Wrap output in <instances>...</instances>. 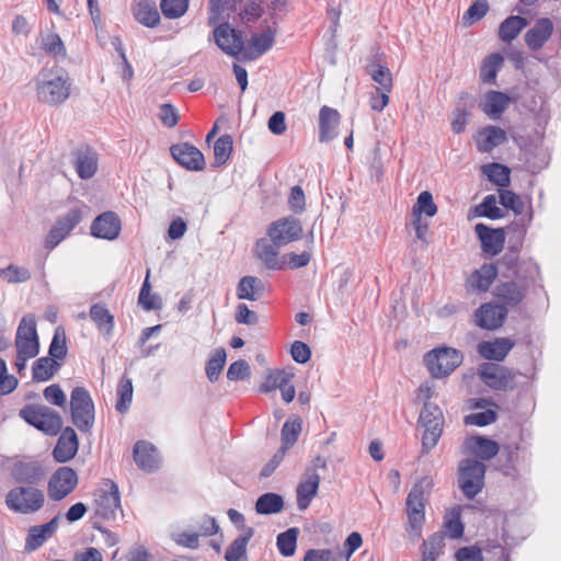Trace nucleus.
<instances>
[{"label":"nucleus","instance_id":"2f4dec72","mask_svg":"<svg viewBox=\"0 0 561 561\" xmlns=\"http://www.w3.org/2000/svg\"><path fill=\"white\" fill-rule=\"evenodd\" d=\"M465 447L470 454L483 460L492 459L500 449L496 442L482 436H472L468 438L465 443Z\"/></svg>","mask_w":561,"mask_h":561},{"label":"nucleus","instance_id":"423d86ee","mask_svg":"<svg viewBox=\"0 0 561 561\" xmlns=\"http://www.w3.org/2000/svg\"><path fill=\"white\" fill-rule=\"evenodd\" d=\"M71 419L81 432H89L94 423V404L90 393L82 387H77L70 398Z\"/></svg>","mask_w":561,"mask_h":561},{"label":"nucleus","instance_id":"dca6fc26","mask_svg":"<svg viewBox=\"0 0 561 561\" xmlns=\"http://www.w3.org/2000/svg\"><path fill=\"white\" fill-rule=\"evenodd\" d=\"M170 151L175 161L187 170L202 171L205 168L204 154L193 145H173Z\"/></svg>","mask_w":561,"mask_h":561},{"label":"nucleus","instance_id":"338daca9","mask_svg":"<svg viewBox=\"0 0 561 561\" xmlns=\"http://www.w3.org/2000/svg\"><path fill=\"white\" fill-rule=\"evenodd\" d=\"M496 420V413L492 410H486L483 412L472 413L465 417V423L467 425H477V426H485L489 425Z\"/></svg>","mask_w":561,"mask_h":561},{"label":"nucleus","instance_id":"c9c22d12","mask_svg":"<svg viewBox=\"0 0 561 561\" xmlns=\"http://www.w3.org/2000/svg\"><path fill=\"white\" fill-rule=\"evenodd\" d=\"M43 477L44 471L38 462H21L13 469V478L19 483L36 484Z\"/></svg>","mask_w":561,"mask_h":561},{"label":"nucleus","instance_id":"6ab92c4d","mask_svg":"<svg viewBox=\"0 0 561 561\" xmlns=\"http://www.w3.org/2000/svg\"><path fill=\"white\" fill-rule=\"evenodd\" d=\"M500 271V265L483 264L480 268L473 271L467 278L466 287L471 293H485L495 280Z\"/></svg>","mask_w":561,"mask_h":561},{"label":"nucleus","instance_id":"4468645a","mask_svg":"<svg viewBox=\"0 0 561 561\" xmlns=\"http://www.w3.org/2000/svg\"><path fill=\"white\" fill-rule=\"evenodd\" d=\"M301 224L294 217L278 219L268 228L271 241L277 247H283L298 240L301 237Z\"/></svg>","mask_w":561,"mask_h":561},{"label":"nucleus","instance_id":"4d7b16f0","mask_svg":"<svg viewBox=\"0 0 561 561\" xmlns=\"http://www.w3.org/2000/svg\"><path fill=\"white\" fill-rule=\"evenodd\" d=\"M118 401L116 403V410L121 413L127 411L133 400V383L131 379L123 377L119 381L118 389Z\"/></svg>","mask_w":561,"mask_h":561},{"label":"nucleus","instance_id":"e2e57ef3","mask_svg":"<svg viewBox=\"0 0 561 561\" xmlns=\"http://www.w3.org/2000/svg\"><path fill=\"white\" fill-rule=\"evenodd\" d=\"M66 354L67 346L65 332L60 329H57L49 345V357L57 360L62 359Z\"/></svg>","mask_w":561,"mask_h":561},{"label":"nucleus","instance_id":"c03bdc74","mask_svg":"<svg viewBox=\"0 0 561 561\" xmlns=\"http://www.w3.org/2000/svg\"><path fill=\"white\" fill-rule=\"evenodd\" d=\"M367 73L371 79L379 84L382 91L391 92L392 90V76L388 67L379 62H371L366 67Z\"/></svg>","mask_w":561,"mask_h":561},{"label":"nucleus","instance_id":"20e7f679","mask_svg":"<svg viewBox=\"0 0 561 561\" xmlns=\"http://www.w3.org/2000/svg\"><path fill=\"white\" fill-rule=\"evenodd\" d=\"M433 486V479L423 477L413 485L408 494L405 502L407 515L412 529L421 528L425 520V505Z\"/></svg>","mask_w":561,"mask_h":561},{"label":"nucleus","instance_id":"5fc2aeb1","mask_svg":"<svg viewBox=\"0 0 561 561\" xmlns=\"http://www.w3.org/2000/svg\"><path fill=\"white\" fill-rule=\"evenodd\" d=\"M226 363V351L224 348H218L215 351L214 355L209 358L206 365V375L210 382H215L218 380L220 373Z\"/></svg>","mask_w":561,"mask_h":561},{"label":"nucleus","instance_id":"f257e3e1","mask_svg":"<svg viewBox=\"0 0 561 561\" xmlns=\"http://www.w3.org/2000/svg\"><path fill=\"white\" fill-rule=\"evenodd\" d=\"M499 265L502 275L513 279L500 283L494 289V296L504 305L515 307L526 297L530 282L515 255H504Z\"/></svg>","mask_w":561,"mask_h":561},{"label":"nucleus","instance_id":"864d4df0","mask_svg":"<svg viewBox=\"0 0 561 561\" xmlns=\"http://www.w3.org/2000/svg\"><path fill=\"white\" fill-rule=\"evenodd\" d=\"M301 432V420L296 416L287 420L282 428V442L284 449L291 447L298 439Z\"/></svg>","mask_w":561,"mask_h":561},{"label":"nucleus","instance_id":"1a4fd4ad","mask_svg":"<svg viewBox=\"0 0 561 561\" xmlns=\"http://www.w3.org/2000/svg\"><path fill=\"white\" fill-rule=\"evenodd\" d=\"M95 515L103 519H113L121 510L118 485L112 480H105L102 488L94 493Z\"/></svg>","mask_w":561,"mask_h":561},{"label":"nucleus","instance_id":"a211bd4d","mask_svg":"<svg viewBox=\"0 0 561 561\" xmlns=\"http://www.w3.org/2000/svg\"><path fill=\"white\" fill-rule=\"evenodd\" d=\"M321 478L314 469H307L302 479L297 485V506L299 511H305L309 507L311 501L318 494Z\"/></svg>","mask_w":561,"mask_h":561},{"label":"nucleus","instance_id":"e433bc0d","mask_svg":"<svg viewBox=\"0 0 561 561\" xmlns=\"http://www.w3.org/2000/svg\"><path fill=\"white\" fill-rule=\"evenodd\" d=\"M273 242H268L265 239H261L256 242L255 253L257 259L268 270H282L283 264L278 261V249Z\"/></svg>","mask_w":561,"mask_h":561},{"label":"nucleus","instance_id":"f03ea898","mask_svg":"<svg viewBox=\"0 0 561 561\" xmlns=\"http://www.w3.org/2000/svg\"><path fill=\"white\" fill-rule=\"evenodd\" d=\"M45 504L44 491L33 485L12 488L5 496L7 507L18 514L30 515L37 513Z\"/></svg>","mask_w":561,"mask_h":561},{"label":"nucleus","instance_id":"0e129e2a","mask_svg":"<svg viewBox=\"0 0 561 561\" xmlns=\"http://www.w3.org/2000/svg\"><path fill=\"white\" fill-rule=\"evenodd\" d=\"M251 369L244 359H239L232 363L227 371V378L231 381L242 380L249 378Z\"/></svg>","mask_w":561,"mask_h":561},{"label":"nucleus","instance_id":"69168bd1","mask_svg":"<svg viewBox=\"0 0 561 561\" xmlns=\"http://www.w3.org/2000/svg\"><path fill=\"white\" fill-rule=\"evenodd\" d=\"M489 10L488 0H477L467 10L463 20L466 23L472 24L482 19Z\"/></svg>","mask_w":561,"mask_h":561},{"label":"nucleus","instance_id":"0eeeda50","mask_svg":"<svg viewBox=\"0 0 561 561\" xmlns=\"http://www.w3.org/2000/svg\"><path fill=\"white\" fill-rule=\"evenodd\" d=\"M485 465L477 459H465L459 465V486L467 499H473L484 485Z\"/></svg>","mask_w":561,"mask_h":561},{"label":"nucleus","instance_id":"ea45409f","mask_svg":"<svg viewBox=\"0 0 561 561\" xmlns=\"http://www.w3.org/2000/svg\"><path fill=\"white\" fill-rule=\"evenodd\" d=\"M284 508V500L276 493H264L255 502V511L260 515H271L282 512Z\"/></svg>","mask_w":561,"mask_h":561},{"label":"nucleus","instance_id":"473e14b6","mask_svg":"<svg viewBox=\"0 0 561 561\" xmlns=\"http://www.w3.org/2000/svg\"><path fill=\"white\" fill-rule=\"evenodd\" d=\"M264 283L255 276H243L237 285V297L241 300L256 301L264 294Z\"/></svg>","mask_w":561,"mask_h":561},{"label":"nucleus","instance_id":"6e6d98bb","mask_svg":"<svg viewBox=\"0 0 561 561\" xmlns=\"http://www.w3.org/2000/svg\"><path fill=\"white\" fill-rule=\"evenodd\" d=\"M293 375L284 370H272L266 376L264 382L260 386V391L263 393L271 392L279 389L286 381H290Z\"/></svg>","mask_w":561,"mask_h":561},{"label":"nucleus","instance_id":"13d9d810","mask_svg":"<svg viewBox=\"0 0 561 561\" xmlns=\"http://www.w3.org/2000/svg\"><path fill=\"white\" fill-rule=\"evenodd\" d=\"M444 547V536L439 533L433 534L423 542V556L425 559L435 561Z\"/></svg>","mask_w":561,"mask_h":561},{"label":"nucleus","instance_id":"7c9ffc66","mask_svg":"<svg viewBox=\"0 0 561 561\" xmlns=\"http://www.w3.org/2000/svg\"><path fill=\"white\" fill-rule=\"evenodd\" d=\"M507 139L504 129L497 126H486L479 131L477 148L480 152H491Z\"/></svg>","mask_w":561,"mask_h":561},{"label":"nucleus","instance_id":"9d476101","mask_svg":"<svg viewBox=\"0 0 561 561\" xmlns=\"http://www.w3.org/2000/svg\"><path fill=\"white\" fill-rule=\"evenodd\" d=\"M70 95V83L67 79L55 76L43 77L37 82V96L43 103L57 105L64 103Z\"/></svg>","mask_w":561,"mask_h":561},{"label":"nucleus","instance_id":"680f3d73","mask_svg":"<svg viewBox=\"0 0 561 561\" xmlns=\"http://www.w3.org/2000/svg\"><path fill=\"white\" fill-rule=\"evenodd\" d=\"M0 277L8 283H24L31 278V273L25 267L10 264L4 268H0Z\"/></svg>","mask_w":561,"mask_h":561},{"label":"nucleus","instance_id":"f8f14e48","mask_svg":"<svg viewBox=\"0 0 561 561\" xmlns=\"http://www.w3.org/2000/svg\"><path fill=\"white\" fill-rule=\"evenodd\" d=\"M78 481V474L72 468H58L48 481L47 493L49 499L61 501L77 488Z\"/></svg>","mask_w":561,"mask_h":561},{"label":"nucleus","instance_id":"052dcab7","mask_svg":"<svg viewBox=\"0 0 561 561\" xmlns=\"http://www.w3.org/2000/svg\"><path fill=\"white\" fill-rule=\"evenodd\" d=\"M500 203L505 208L512 209L516 215H522L525 210V203L519 195L512 191L500 190Z\"/></svg>","mask_w":561,"mask_h":561},{"label":"nucleus","instance_id":"8fccbe9b","mask_svg":"<svg viewBox=\"0 0 561 561\" xmlns=\"http://www.w3.org/2000/svg\"><path fill=\"white\" fill-rule=\"evenodd\" d=\"M233 149L232 137L228 134L220 136L214 145L215 164L217 167L225 164L231 156Z\"/></svg>","mask_w":561,"mask_h":561},{"label":"nucleus","instance_id":"7ed1b4c3","mask_svg":"<svg viewBox=\"0 0 561 561\" xmlns=\"http://www.w3.org/2000/svg\"><path fill=\"white\" fill-rule=\"evenodd\" d=\"M19 416L48 436L57 435L62 428L59 413L44 404H27L20 410Z\"/></svg>","mask_w":561,"mask_h":561},{"label":"nucleus","instance_id":"37998d69","mask_svg":"<svg viewBox=\"0 0 561 561\" xmlns=\"http://www.w3.org/2000/svg\"><path fill=\"white\" fill-rule=\"evenodd\" d=\"M90 317L98 325L99 330L106 335H110L114 327V317L110 313L108 309L100 304H95L90 309Z\"/></svg>","mask_w":561,"mask_h":561},{"label":"nucleus","instance_id":"49530a36","mask_svg":"<svg viewBox=\"0 0 561 561\" xmlns=\"http://www.w3.org/2000/svg\"><path fill=\"white\" fill-rule=\"evenodd\" d=\"M150 271H147V276L141 286L138 304L147 311L158 310L162 308V300L159 295L151 293V286L149 283Z\"/></svg>","mask_w":561,"mask_h":561},{"label":"nucleus","instance_id":"f3484780","mask_svg":"<svg viewBox=\"0 0 561 561\" xmlns=\"http://www.w3.org/2000/svg\"><path fill=\"white\" fill-rule=\"evenodd\" d=\"M215 42L218 47L230 56H238L243 50V39L228 23H222L214 31Z\"/></svg>","mask_w":561,"mask_h":561},{"label":"nucleus","instance_id":"4be33fe9","mask_svg":"<svg viewBox=\"0 0 561 561\" xmlns=\"http://www.w3.org/2000/svg\"><path fill=\"white\" fill-rule=\"evenodd\" d=\"M507 310L495 304H484L476 311V323L482 329L495 330L502 327Z\"/></svg>","mask_w":561,"mask_h":561},{"label":"nucleus","instance_id":"b1692460","mask_svg":"<svg viewBox=\"0 0 561 561\" xmlns=\"http://www.w3.org/2000/svg\"><path fill=\"white\" fill-rule=\"evenodd\" d=\"M553 23L548 18H541L529 28L524 36L526 45L530 50H539L551 37Z\"/></svg>","mask_w":561,"mask_h":561},{"label":"nucleus","instance_id":"5701e85b","mask_svg":"<svg viewBox=\"0 0 561 561\" xmlns=\"http://www.w3.org/2000/svg\"><path fill=\"white\" fill-rule=\"evenodd\" d=\"M79 440L73 428L66 427L53 450L54 459L57 462H67L71 460L78 451Z\"/></svg>","mask_w":561,"mask_h":561},{"label":"nucleus","instance_id":"a878e982","mask_svg":"<svg viewBox=\"0 0 561 561\" xmlns=\"http://www.w3.org/2000/svg\"><path fill=\"white\" fill-rule=\"evenodd\" d=\"M474 231L479 237L482 249L485 253L496 255L502 251L504 244V234L502 230H494L484 224H477Z\"/></svg>","mask_w":561,"mask_h":561},{"label":"nucleus","instance_id":"58836bf2","mask_svg":"<svg viewBox=\"0 0 561 561\" xmlns=\"http://www.w3.org/2000/svg\"><path fill=\"white\" fill-rule=\"evenodd\" d=\"M528 25L527 19L519 15H512L505 19L499 28V36L505 43H511Z\"/></svg>","mask_w":561,"mask_h":561},{"label":"nucleus","instance_id":"aec40b11","mask_svg":"<svg viewBox=\"0 0 561 561\" xmlns=\"http://www.w3.org/2000/svg\"><path fill=\"white\" fill-rule=\"evenodd\" d=\"M59 526V516H55L48 523L32 526L25 538L24 550L33 552L42 547L47 539L54 536Z\"/></svg>","mask_w":561,"mask_h":561},{"label":"nucleus","instance_id":"bf43d9fd","mask_svg":"<svg viewBox=\"0 0 561 561\" xmlns=\"http://www.w3.org/2000/svg\"><path fill=\"white\" fill-rule=\"evenodd\" d=\"M188 7V0H161L160 8L163 15L168 19H178L182 16Z\"/></svg>","mask_w":561,"mask_h":561},{"label":"nucleus","instance_id":"bb28decb","mask_svg":"<svg viewBox=\"0 0 561 561\" xmlns=\"http://www.w3.org/2000/svg\"><path fill=\"white\" fill-rule=\"evenodd\" d=\"M513 346L514 342L511 339L500 337L491 342H481L478 345V352L485 359L501 362L506 357Z\"/></svg>","mask_w":561,"mask_h":561},{"label":"nucleus","instance_id":"de8ad7c7","mask_svg":"<svg viewBox=\"0 0 561 561\" xmlns=\"http://www.w3.org/2000/svg\"><path fill=\"white\" fill-rule=\"evenodd\" d=\"M482 172L492 183L500 187L508 186L511 171L500 163H490L482 167Z\"/></svg>","mask_w":561,"mask_h":561},{"label":"nucleus","instance_id":"9b49d317","mask_svg":"<svg viewBox=\"0 0 561 561\" xmlns=\"http://www.w3.org/2000/svg\"><path fill=\"white\" fill-rule=\"evenodd\" d=\"M15 347L16 352L26 353L28 356H37L39 352L36 320L31 313L25 314L20 321L15 335Z\"/></svg>","mask_w":561,"mask_h":561},{"label":"nucleus","instance_id":"72a5a7b5","mask_svg":"<svg viewBox=\"0 0 561 561\" xmlns=\"http://www.w3.org/2000/svg\"><path fill=\"white\" fill-rule=\"evenodd\" d=\"M75 168L79 178L91 179L98 171L96 153L90 149H82L76 152Z\"/></svg>","mask_w":561,"mask_h":561},{"label":"nucleus","instance_id":"cd10ccee","mask_svg":"<svg viewBox=\"0 0 561 561\" xmlns=\"http://www.w3.org/2000/svg\"><path fill=\"white\" fill-rule=\"evenodd\" d=\"M276 31L270 26L262 33H254L249 42V49L244 51L248 59H255L270 50L275 43Z\"/></svg>","mask_w":561,"mask_h":561},{"label":"nucleus","instance_id":"412c9836","mask_svg":"<svg viewBox=\"0 0 561 561\" xmlns=\"http://www.w3.org/2000/svg\"><path fill=\"white\" fill-rule=\"evenodd\" d=\"M121 232V219L113 211L98 216L91 225V234L96 238L114 240Z\"/></svg>","mask_w":561,"mask_h":561},{"label":"nucleus","instance_id":"39448f33","mask_svg":"<svg viewBox=\"0 0 561 561\" xmlns=\"http://www.w3.org/2000/svg\"><path fill=\"white\" fill-rule=\"evenodd\" d=\"M461 362V353L451 347L432 350L424 356V363L433 378H444L450 375Z\"/></svg>","mask_w":561,"mask_h":561},{"label":"nucleus","instance_id":"774afa93","mask_svg":"<svg viewBox=\"0 0 561 561\" xmlns=\"http://www.w3.org/2000/svg\"><path fill=\"white\" fill-rule=\"evenodd\" d=\"M44 398L50 404L64 408L66 405V394L59 385H50L45 388Z\"/></svg>","mask_w":561,"mask_h":561},{"label":"nucleus","instance_id":"c756f323","mask_svg":"<svg viewBox=\"0 0 561 561\" xmlns=\"http://www.w3.org/2000/svg\"><path fill=\"white\" fill-rule=\"evenodd\" d=\"M511 99L503 92L489 91L480 103L481 110L492 119H496L507 108Z\"/></svg>","mask_w":561,"mask_h":561},{"label":"nucleus","instance_id":"09e8293b","mask_svg":"<svg viewBox=\"0 0 561 561\" xmlns=\"http://www.w3.org/2000/svg\"><path fill=\"white\" fill-rule=\"evenodd\" d=\"M503 57L500 54L488 56L480 70V78L484 83H493L496 75L503 65Z\"/></svg>","mask_w":561,"mask_h":561},{"label":"nucleus","instance_id":"79ce46f5","mask_svg":"<svg viewBox=\"0 0 561 561\" xmlns=\"http://www.w3.org/2000/svg\"><path fill=\"white\" fill-rule=\"evenodd\" d=\"M41 47L54 58H65L67 50L60 36L54 32L41 33Z\"/></svg>","mask_w":561,"mask_h":561},{"label":"nucleus","instance_id":"c85d7f7f","mask_svg":"<svg viewBox=\"0 0 561 561\" xmlns=\"http://www.w3.org/2000/svg\"><path fill=\"white\" fill-rule=\"evenodd\" d=\"M134 460L145 471H153L159 467V455L154 446L148 442H137L134 447Z\"/></svg>","mask_w":561,"mask_h":561},{"label":"nucleus","instance_id":"603ef678","mask_svg":"<svg viewBox=\"0 0 561 561\" xmlns=\"http://www.w3.org/2000/svg\"><path fill=\"white\" fill-rule=\"evenodd\" d=\"M436 213L437 206L433 201L432 194L428 191L421 192L412 208V216L420 218L422 217V214H425L428 217H433Z\"/></svg>","mask_w":561,"mask_h":561},{"label":"nucleus","instance_id":"a18cd8bd","mask_svg":"<svg viewBox=\"0 0 561 561\" xmlns=\"http://www.w3.org/2000/svg\"><path fill=\"white\" fill-rule=\"evenodd\" d=\"M60 365L50 357H41L33 365V379L47 381L59 369Z\"/></svg>","mask_w":561,"mask_h":561},{"label":"nucleus","instance_id":"2eb2a0df","mask_svg":"<svg viewBox=\"0 0 561 561\" xmlns=\"http://www.w3.org/2000/svg\"><path fill=\"white\" fill-rule=\"evenodd\" d=\"M81 218V211L78 208L71 209L66 215L59 217L46 237V248L54 249L58 245L80 222Z\"/></svg>","mask_w":561,"mask_h":561},{"label":"nucleus","instance_id":"3c124183","mask_svg":"<svg viewBox=\"0 0 561 561\" xmlns=\"http://www.w3.org/2000/svg\"><path fill=\"white\" fill-rule=\"evenodd\" d=\"M298 528H289L277 536V548L284 557H291L297 547Z\"/></svg>","mask_w":561,"mask_h":561},{"label":"nucleus","instance_id":"393cba45","mask_svg":"<svg viewBox=\"0 0 561 561\" xmlns=\"http://www.w3.org/2000/svg\"><path fill=\"white\" fill-rule=\"evenodd\" d=\"M341 115L332 107L322 106L319 112V140L329 142L336 137V127L340 124Z\"/></svg>","mask_w":561,"mask_h":561},{"label":"nucleus","instance_id":"4c0bfd02","mask_svg":"<svg viewBox=\"0 0 561 561\" xmlns=\"http://www.w3.org/2000/svg\"><path fill=\"white\" fill-rule=\"evenodd\" d=\"M253 535V528L244 529V533L238 536L227 548L225 553L226 561H248L247 546Z\"/></svg>","mask_w":561,"mask_h":561},{"label":"nucleus","instance_id":"ddd939ff","mask_svg":"<svg viewBox=\"0 0 561 561\" xmlns=\"http://www.w3.org/2000/svg\"><path fill=\"white\" fill-rule=\"evenodd\" d=\"M479 375L482 381L494 390H507L515 387V375L499 364L485 363L481 365Z\"/></svg>","mask_w":561,"mask_h":561},{"label":"nucleus","instance_id":"6e6552de","mask_svg":"<svg viewBox=\"0 0 561 561\" xmlns=\"http://www.w3.org/2000/svg\"><path fill=\"white\" fill-rule=\"evenodd\" d=\"M419 422L424 427L423 448L430 450L437 444L442 435L443 412L436 404L425 402L420 413Z\"/></svg>","mask_w":561,"mask_h":561},{"label":"nucleus","instance_id":"f704fd0d","mask_svg":"<svg viewBox=\"0 0 561 561\" xmlns=\"http://www.w3.org/2000/svg\"><path fill=\"white\" fill-rule=\"evenodd\" d=\"M135 19L147 27H156L160 23V14L156 3L150 0H139L133 8Z\"/></svg>","mask_w":561,"mask_h":561},{"label":"nucleus","instance_id":"a19ab883","mask_svg":"<svg viewBox=\"0 0 561 561\" xmlns=\"http://www.w3.org/2000/svg\"><path fill=\"white\" fill-rule=\"evenodd\" d=\"M473 216L500 219L504 217V211L496 206L495 195H486L481 204L470 210L468 218L471 219Z\"/></svg>","mask_w":561,"mask_h":561}]
</instances>
